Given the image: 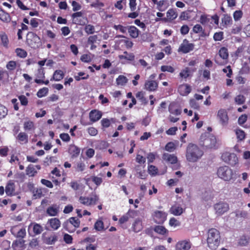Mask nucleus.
<instances>
[{
  "instance_id": "f257e3e1",
  "label": "nucleus",
  "mask_w": 250,
  "mask_h": 250,
  "mask_svg": "<svg viewBox=\"0 0 250 250\" xmlns=\"http://www.w3.org/2000/svg\"><path fill=\"white\" fill-rule=\"evenodd\" d=\"M204 154L203 151L196 145L190 143L186 150V158L189 162H195L200 159Z\"/></svg>"
},
{
  "instance_id": "f03ea898",
  "label": "nucleus",
  "mask_w": 250,
  "mask_h": 250,
  "mask_svg": "<svg viewBox=\"0 0 250 250\" xmlns=\"http://www.w3.org/2000/svg\"><path fill=\"white\" fill-rule=\"evenodd\" d=\"M221 237L219 231L216 229H211L208 232V246L211 250H215L220 245Z\"/></svg>"
},
{
  "instance_id": "7ed1b4c3",
  "label": "nucleus",
  "mask_w": 250,
  "mask_h": 250,
  "mask_svg": "<svg viewBox=\"0 0 250 250\" xmlns=\"http://www.w3.org/2000/svg\"><path fill=\"white\" fill-rule=\"evenodd\" d=\"M199 144L207 148H212L215 146L216 139L215 136L208 133H205L201 135Z\"/></svg>"
},
{
  "instance_id": "20e7f679",
  "label": "nucleus",
  "mask_w": 250,
  "mask_h": 250,
  "mask_svg": "<svg viewBox=\"0 0 250 250\" xmlns=\"http://www.w3.org/2000/svg\"><path fill=\"white\" fill-rule=\"evenodd\" d=\"M26 43L31 48H39L42 45L40 38L33 32H29L26 36Z\"/></svg>"
},
{
  "instance_id": "39448f33",
  "label": "nucleus",
  "mask_w": 250,
  "mask_h": 250,
  "mask_svg": "<svg viewBox=\"0 0 250 250\" xmlns=\"http://www.w3.org/2000/svg\"><path fill=\"white\" fill-rule=\"evenodd\" d=\"M217 174L220 178L229 181L232 178L233 171L229 167L225 166L218 168Z\"/></svg>"
},
{
  "instance_id": "423d86ee",
  "label": "nucleus",
  "mask_w": 250,
  "mask_h": 250,
  "mask_svg": "<svg viewBox=\"0 0 250 250\" xmlns=\"http://www.w3.org/2000/svg\"><path fill=\"white\" fill-rule=\"evenodd\" d=\"M194 48V44L193 43H189L187 39H184L180 45L178 51L186 54L192 51Z\"/></svg>"
},
{
  "instance_id": "0eeeda50",
  "label": "nucleus",
  "mask_w": 250,
  "mask_h": 250,
  "mask_svg": "<svg viewBox=\"0 0 250 250\" xmlns=\"http://www.w3.org/2000/svg\"><path fill=\"white\" fill-rule=\"evenodd\" d=\"M223 160L232 166H234L238 163V158L234 153H225L222 156Z\"/></svg>"
},
{
  "instance_id": "6e6552de",
  "label": "nucleus",
  "mask_w": 250,
  "mask_h": 250,
  "mask_svg": "<svg viewBox=\"0 0 250 250\" xmlns=\"http://www.w3.org/2000/svg\"><path fill=\"white\" fill-rule=\"evenodd\" d=\"M217 117L220 122L223 126L227 125L228 124L229 117L228 112L225 109H220L217 113Z\"/></svg>"
},
{
  "instance_id": "1a4fd4ad",
  "label": "nucleus",
  "mask_w": 250,
  "mask_h": 250,
  "mask_svg": "<svg viewBox=\"0 0 250 250\" xmlns=\"http://www.w3.org/2000/svg\"><path fill=\"white\" fill-rule=\"evenodd\" d=\"M167 214L164 211L156 210L153 215V219L157 224H163L167 218Z\"/></svg>"
},
{
  "instance_id": "9d476101",
  "label": "nucleus",
  "mask_w": 250,
  "mask_h": 250,
  "mask_svg": "<svg viewBox=\"0 0 250 250\" xmlns=\"http://www.w3.org/2000/svg\"><path fill=\"white\" fill-rule=\"evenodd\" d=\"M69 223L73 225L75 228H78L80 224V221L78 219H76V217H71L68 220L63 223V226L64 228L70 233H72L74 231V230H70L68 228Z\"/></svg>"
},
{
  "instance_id": "9b49d317",
  "label": "nucleus",
  "mask_w": 250,
  "mask_h": 250,
  "mask_svg": "<svg viewBox=\"0 0 250 250\" xmlns=\"http://www.w3.org/2000/svg\"><path fill=\"white\" fill-rule=\"evenodd\" d=\"M214 209L216 213L218 215H221L229 210V206L226 203L220 202L214 205Z\"/></svg>"
},
{
  "instance_id": "f8f14e48",
  "label": "nucleus",
  "mask_w": 250,
  "mask_h": 250,
  "mask_svg": "<svg viewBox=\"0 0 250 250\" xmlns=\"http://www.w3.org/2000/svg\"><path fill=\"white\" fill-rule=\"evenodd\" d=\"M190 248L191 243L187 240L179 241L176 245V250H189Z\"/></svg>"
},
{
  "instance_id": "ddd939ff",
  "label": "nucleus",
  "mask_w": 250,
  "mask_h": 250,
  "mask_svg": "<svg viewBox=\"0 0 250 250\" xmlns=\"http://www.w3.org/2000/svg\"><path fill=\"white\" fill-rule=\"evenodd\" d=\"M178 90L181 95L187 96L191 92V88L188 84H181L179 86Z\"/></svg>"
},
{
  "instance_id": "4468645a",
  "label": "nucleus",
  "mask_w": 250,
  "mask_h": 250,
  "mask_svg": "<svg viewBox=\"0 0 250 250\" xmlns=\"http://www.w3.org/2000/svg\"><path fill=\"white\" fill-rule=\"evenodd\" d=\"M80 152V148L74 145H70L68 148V153L71 155V158L77 157Z\"/></svg>"
},
{
  "instance_id": "2eb2a0df",
  "label": "nucleus",
  "mask_w": 250,
  "mask_h": 250,
  "mask_svg": "<svg viewBox=\"0 0 250 250\" xmlns=\"http://www.w3.org/2000/svg\"><path fill=\"white\" fill-rule=\"evenodd\" d=\"M162 158L164 160L171 164H175L177 162V158L174 154H170L167 153H164Z\"/></svg>"
},
{
  "instance_id": "dca6fc26",
  "label": "nucleus",
  "mask_w": 250,
  "mask_h": 250,
  "mask_svg": "<svg viewBox=\"0 0 250 250\" xmlns=\"http://www.w3.org/2000/svg\"><path fill=\"white\" fill-rule=\"evenodd\" d=\"M102 116L101 112L93 110L89 113V118L92 122H95L100 120Z\"/></svg>"
},
{
  "instance_id": "f3484780",
  "label": "nucleus",
  "mask_w": 250,
  "mask_h": 250,
  "mask_svg": "<svg viewBox=\"0 0 250 250\" xmlns=\"http://www.w3.org/2000/svg\"><path fill=\"white\" fill-rule=\"evenodd\" d=\"M157 87L158 83L155 81H147L145 84V89L149 91L155 90Z\"/></svg>"
},
{
  "instance_id": "a211bd4d",
  "label": "nucleus",
  "mask_w": 250,
  "mask_h": 250,
  "mask_svg": "<svg viewBox=\"0 0 250 250\" xmlns=\"http://www.w3.org/2000/svg\"><path fill=\"white\" fill-rule=\"evenodd\" d=\"M83 16V13L82 12H78L73 13L72 15V17L73 19V23L76 24L82 25L84 24V21H82L81 20H79L78 17H81Z\"/></svg>"
},
{
  "instance_id": "6ab92c4d",
  "label": "nucleus",
  "mask_w": 250,
  "mask_h": 250,
  "mask_svg": "<svg viewBox=\"0 0 250 250\" xmlns=\"http://www.w3.org/2000/svg\"><path fill=\"white\" fill-rule=\"evenodd\" d=\"M48 223H49L51 227L54 230L57 229L61 225V222L59 219L56 218H54L50 219L48 220Z\"/></svg>"
},
{
  "instance_id": "aec40b11",
  "label": "nucleus",
  "mask_w": 250,
  "mask_h": 250,
  "mask_svg": "<svg viewBox=\"0 0 250 250\" xmlns=\"http://www.w3.org/2000/svg\"><path fill=\"white\" fill-rule=\"evenodd\" d=\"M170 212L174 215H180L183 212V209L181 207L174 205L171 207Z\"/></svg>"
},
{
  "instance_id": "412c9836",
  "label": "nucleus",
  "mask_w": 250,
  "mask_h": 250,
  "mask_svg": "<svg viewBox=\"0 0 250 250\" xmlns=\"http://www.w3.org/2000/svg\"><path fill=\"white\" fill-rule=\"evenodd\" d=\"M63 73L61 70H56L54 73L53 77L51 79V81L54 80L56 81H60L63 78Z\"/></svg>"
},
{
  "instance_id": "4be33fe9",
  "label": "nucleus",
  "mask_w": 250,
  "mask_h": 250,
  "mask_svg": "<svg viewBox=\"0 0 250 250\" xmlns=\"http://www.w3.org/2000/svg\"><path fill=\"white\" fill-rule=\"evenodd\" d=\"M128 32L131 37L136 38L139 35L138 29L134 26H130L128 28Z\"/></svg>"
},
{
  "instance_id": "5701e85b",
  "label": "nucleus",
  "mask_w": 250,
  "mask_h": 250,
  "mask_svg": "<svg viewBox=\"0 0 250 250\" xmlns=\"http://www.w3.org/2000/svg\"><path fill=\"white\" fill-rule=\"evenodd\" d=\"M0 20L4 22H9L10 21L9 15L1 9H0Z\"/></svg>"
},
{
  "instance_id": "b1692460",
  "label": "nucleus",
  "mask_w": 250,
  "mask_h": 250,
  "mask_svg": "<svg viewBox=\"0 0 250 250\" xmlns=\"http://www.w3.org/2000/svg\"><path fill=\"white\" fill-rule=\"evenodd\" d=\"M124 55L119 56L120 59H125L129 61H132L134 59L135 56L132 53H128L126 51L124 52Z\"/></svg>"
},
{
  "instance_id": "393cba45",
  "label": "nucleus",
  "mask_w": 250,
  "mask_h": 250,
  "mask_svg": "<svg viewBox=\"0 0 250 250\" xmlns=\"http://www.w3.org/2000/svg\"><path fill=\"white\" fill-rule=\"evenodd\" d=\"M219 56L222 59H227L229 56L228 49L226 47H222L219 51Z\"/></svg>"
},
{
  "instance_id": "a878e982",
  "label": "nucleus",
  "mask_w": 250,
  "mask_h": 250,
  "mask_svg": "<svg viewBox=\"0 0 250 250\" xmlns=\"http://www.w3.org/2000/svg\"><path fill=\"white\" fill-rule=\"evenodd\" d=\"M14 191V184L9 182L5 188V192L7 195H11Z\"/></svg>"
},
{
  "instance_id": "bb28decb",
  "label": "nucleus",
  "mask_w": 250,
  "mask_h": 250,
  "mask_svg": "<svg viewBox=\"0 0 250 250\" xmlns=\"http://www.w3.org/2000/svg\"><path fill=\"white\" fill-rule=\"evenodd\" d=\"M154 230L157 233L162 235H164L167 232V230L164 226H156L154 228Z\"/></svg>"
},
{
  "instance_id": "cd10ccee",
  "label": "nucleus",
  "mask_w": 250,
  "mask_h": 250,
  "mask_svg": "<svg viewBox=\"0 0 250 250\" xmlns=\"http://www.w3.org/2000/svg\"><path fill=\"white\" fill-rule=\"evenodd\" d=\"M46 212L50 216H55L58 214L59 209L55 206L50 207L47 208Z\"/></svg>"
},
{
  "instance_id": "c85d7f7f",
  "label": "nucleus",
  "mask_w": 250,
  "mask_h": 250,
  "mask_svg": "<svg viewBox=\"0 0 250 250\" xmlns=\"http://www.w3.org/2000/svg\"><path fill=\"white\" fill-rule=\"evenodd\" d=\"M57 236L53 234L45 239V243L48 245H53L57 241Z\"/></svg>"
},
{
  "instance_id": "c756f323",
  "label": "nucleus",
  "mask_w": 250,
  "mask_h": 250,
  "mask_svg": "<svg viewBox=\"0 0 250 250\" xmlns=\"http://www.w3.org/2000/svg\"><path fill=\"white\" fill-rule=\"evenodd\" d=\"M0 38L3 46L7 47L9 41L6 34L4 32H1L0 33Z\"/></svg>"
},
{
  "instance_id": "7c9ffc66",
  "label": "nucleus",
  "mask_w": 250,
  "mask_h": 250,
  "mask_svg": "<svg viewBox=\"0 0 250 250\" xmlns=\"http://www.w3.org/2000/svg\"><path fill=\"white\" fill-rule=\"evenodd\" d=\"M127 82V79L123 75H120L116 79L117 84L118 85H125Z\"/></svg>"
},
{
  "instance_id": "2f4dec72",
  "label": "nucleus",
  "mask_w": 250,
  "mask_h": 250,
  "mask_svg": "<svg viewBox=\"0 0 250 250\" xmlns=\"http://www.w3.org/2000/svg\"><path fill=\"white\" fill-rule=\"evenodd\" d=\"M222 23L225 25H228L231 23L232 19L230 16L227 14L224 15L222 19Z\"/></svg>"
},
{
  "instance_id": "473e14b6",
  "label": "nucleus",
  "mask_w": 250,
  "mask_h": 250,
  "mask_svg": "<svg viewBox=\"0 0 250 250\" xmlns=\"http://www.w3.org/2000/svg\"><path fill=\"white\" fill-rule=\"evenodd\" d=\"M26 172L27 175L33 176L35 174L37 173V171L35 170L34 167L31 165H30L26 168Z\"/></svg>"
},
{
  "instance_id": "72a5a7b5",
  "label": "nucleus",
  "mask_w": 250,
  "mask_h": 250,
  "mask_svg": "<svg viewBox=\"0 0 250 250\" xmlns=\"http://www.w3.org/2000/svg\"><path fill=\"white\" fill-rule=\"evenodd\" d=\"M136 97L137 98L139 99L141 102L145 104H146L147 103V100L144 96V93L143 92H138L136 95Z\"/></svg>"
},
{
  "instance_id": "f704fd0d",
  "label": "nucleus",
  "mask_w": 250,
  "mask_h": 250,
  "mask_svg": "<svg viewBox=\"0 0 250 250\" xmlns=\"http://www.w3.org/2000/svg\"><path fill=\"white\" fill-rule=\"evenodd\" d=\"M8 113V109L3 105L0 104V119L4 118Z\"/></svg>"
},
{
  "instance_id": "c9c22d12",
  "label": "nucleus",
  "mask_w": 250,
  "mask_h": 250,
  "mask_svg": "<svg viewBox=\"0 0 250 250\" xmlns=\"http://www.w3.org/2000/svg\"><path fill=\"white\" fill-rule=\"evenodd\" d=\"M33 231L35 234H39L43 231L42 227L38 224H35L33 226Z\"/></svg>"
},
{
  "instance_id": "e433bc0d",
  "label": "nucleus",
  "mask_w": 250,
  "mask_h": 250,
  "mask_svg": "<svg viewBox=\"0 0 250 250\" xmlns=\"http://www.w3.org/2000/svg\"><path fill=\"white\" fill-rule=\"evenodd\" d=\"M48 92V89L47 87H43L40 89L37 93V95L39 98H42L47 95Z\"/></svg>"
},
{
  "instance_id": "4c0bfd02",
  "label": "nucleus",
  "mask_w": 250,
  "mask_h": 250,
  "mask_svg": "<svg viewBox=\"0 0 250 250\" xmlns=\"http://www.w3.org/2000/svg\"><path fill=\"white\" fill-rule=\"evenodd\" d=\"M167 17L170 20H174L177 17V14L173 9H169L167 13Z\"/></svg>"
},
{
  "instance_id": "58836bf2",
  "label": "nucleus",
  "mask_w": 250,
  "mask_h": 250,
  "mask_svg": "<svg viewBox=\"0 0 250 250\" xmlns=\"http://www.w3.org/2000/svg\"><path fill=\"white\" fill-rule=\"evenodd\" d=\"M24 129L25 130H30L34 128V125L33 122L29 121L24 123Z\"/></svg>"
},
{
  "instance_id": "ea45409f",
  "label": "nucleus",
  "mask_w": 250,
  "mask_h": 250,
  "mask_svg": "<svg viewBox=\"0 0 250 250\" xmlns=\"http://www.w3.org/2000/svg\"><path fill=\"white\" fill-rule=\"evenodd\" d=\"M17 138L19 140L27 143L28 142V136L24 132H21L18 135Z\"/></svg>"
},
{
  "instance_id": "a19ab883",
  "label": "nucleus",
  "mask_w": 250,
  "mask_h": 250,
  "mask_svg": "<svg viewBox=\"0 0 250 250\" xmlns=\"http://www.w3.org/2000/svg\"><path fill=\"white\" fill-rule=\"evenodd\" d=\"M141 222L140 220H136L133 224V230L137 232L142 229Z\"/></svg>"
},
{
  "instance_id": "79ce46f5",
  "label": "nucleus",
  "mask_w": 250,
  "mask_h": 250,
  "mask_svg": "<svg viewBox=\"0 0 250 250\" xmlns=\"http://www.w3.org/2000/svg\"><path fill=\"white\" fill-rule=\"evenodd\" d=\"M94 229L98 231H101L104 229V223L101 220H98L94 225Z\"/></svg>"
},
{
  "instance_id": "37998d69",
  "label": "nucleus",
  "mask_w": 250,
  "mask_h": 250,
  "mask_svg": "<svg viewBox=\"0 0 250 250\" xmlns=\"http://www.w3.org/2000/svg\"><path fill=\"white\" fill-rule=\"evenodd\" d=\"M84 30L87 34H92L95 32V28L93 25L88 24L85 26Z\"/></svg>"
},
{
  "instance_id": "c03bdc74",
  "label": "nucleus",
  "mask_w": 250,
  "mask_h": 250,
  "mask_svg": "<svg viewBox=\"0 0 250 250\" xmlns=\"http://www.w3.org/2000/svg\"><path fill=\"white\" fill-rule=\"evenodd\" d=\"M37 79L42 80L45 78L44 72L43 68H40L38 69L37 73L36 74Z\"/></svg>"
},
{
  "instance_id": "a18cd8bd",
  "label": "nucleus",
  "mask_w": 250,
  "mask_h": 250,
  "mask_svg": "<svg viewBox=\"0 0 250 250\" xmlns=\"http://www.w3.org/2000/svg\"><path fill=\"white\" fill-rule=\"evenodd\" d=\"M16 52L17 56L21 58H25L27 56V52L21 48H17L16 49Z\"/></svg>"
},
{
  "instance_id": "49530a36",
  "label": "nucleus",
  "mask_w": 250,
  "mask_h": 250,
  "mask_svg": "<svg viewBox=\"0 0 250 250\" xmlns=\"http://www.w3.org/2000/svg\"><path fill=\"white\" fill-rule=\"evenodd\" d=\"M161 70L163 72L167 71L170 73H173L174 71V68L169 65H163L161 67Z\"/></svg>"
},
{
  "instance_id": "de8ad7c7",
  "label": "nucleus",
  "mask_w": 250,
  "mask_h": 250,
  "mask_svg": "<svg viewBox=\"0 0 250 250\" xmlns=\"http://www.w3.org/2000/svg\"><path fill=\"white\" fill-rule=\"evenodd\" d=\"M175 149V145L172 142L168 143L165 146V149L169 152H172Z\"/></svg>"
},
{
  "instance_id": "09e8293b",
  "label": "nucleus",
  "mask_w": 250,
  "mask_h": 250,
  "mask_svg": "<svg viewBox=\"0 0 250 250\" xmlns=\"http://www.w3.org/2000/svg\"><path fill=\"white\" fill-rule=\"evenodd\" d=\"M245 98L244 96L239 95L235 98V102L238 104H242L245 102Z\"/></svg>"
},
{
  "instance_id": "8fccbe9b",
  "label": "nucleus",
  "mask_w": 250,
  "mask_h": 250,
  "mask_svg": "<svg viewBox=\"0 0 250 250\" xmlns=\"http://www.w3.org/2000/svg\"><path fill=\"white\" fill-rule=\"evenodd\" d=\"M169 224L171 227H176L180 225V222L175 218H171L169 222Z\"/></svg>"
},
{
  "instance_id": "3c124183",
  "label": "nucleus",
  "mask_w": 250,
  "mask_h": 250,
  "mask_svg": "<svg viewBox=\"0 0 250 250\" xmlns=\"http://www.w3.org/2000/svg\"><path fill=\"white\" fill-rule=\"evenodd\" d=\"M235 133L237 135V138L239 140H242L245 138V132L243 130L240 129H237L236 130Z\"/></svg>"
},
{
  "instance_id": "603ef678",
  "label": "nucleus",
  "mask_w": 250,
  "mask_h": 250,
  "mask_svg": "<svg viewBox=\"0 0 250 250\" xmlns=\"http://www.w3.org/2000/svg\"><path fill=\"white\" fill-rule=\"evenodd\" d=\"M180 76L184 78H187L189 76V68L187 67L185 69L183 70L180 73Z\"/></svg>"
},
{
  "instance_id": "864d4df0",
  "label": "nucleus",
  "mask_w": 250,
  "mask_h": 250,
  "mask_svg": "<svg viewBox=\"0 0 250 250\" xmlns=\"http://www.w3.org/2000/svg\"><path fill=\"white\" fill-rule=\"evenodd\" d=\"M213 39L216 41H220L223 39V33L222 32H216L214 34Z\"/></svg>"
},
{
  "instance_id": "5fc2aeb1",
  "label": "nucleus",
  "mask_w": 250,
  "mask_h": 250,
  "mask_svg": "<svg viewBox=\"0 0 250 250\" xmlns=\"http://www.w3.org/2000/svg\"><path fill=\"white\" fill-rule=\"evenodd\" d=\"M98 199V197L95 194H92L91 197L89 198V206L92 204H96Z\"/></svg>"
},
{
  "instance_id": "6e6d98bb",
  "label": "nucleus",
  "mask_w": 250,
  "mask_h": 250,
  "mask_svg": "<svg viewBox=\"0 0 250 250\" xmlns=\"http://www.w3.org/2000/svg\"><path fill=\"white\" fill-rule=\"evenodd\" d=\"M243 15V13L240 10H237L234 12L233 13V18L235 21H238L239 20Z\"/></svg>"
},
{
  "instance_id": "4d7b16f0",
  "label": "nucleus",
  "mask_w": 250,
  "mask_h": 250,
  "mask_svg": "<svg viewBox=\"0 0 250 250\" xmlns=\"http://www.w3.org/2000/svg\"><path fill=\"white\" fill-rule=\"evenodd\" d=\"M189 104L190 106L196 109H199V105L198 103L196 102L195 99H192L190 100Z\"/></svg>"
},
{
  "instance_id": "13d9d810",
  "label": "nucleus",
  "mask_w": 250,
  "mask_h": 250,
  "mask_svg": "<svg viewBox=\"0 0 250 250\" xmlns=\"http://www.w3.org/2000/svg\"><path fill=\"white\" fill-rule=\"evenodd\" d=\"M25 242V241L23 240L22 238L20 239L19 240H16L13 243V246H17V247H22L24 243Z\"/></svg>"
},
{
  "instance_id": "bf43d9fd",
  "label": "nucleus",
  "mask_w": 250,
  "mask_h": 250,
  "mask_svg": "<svg viewBox=\"0 0 250 250\" xmlns=\"http://www.w3.org/2000/svg\"><path fill=\"white\" fill-rule=\"evenodd\" d=\"M223 71L224 73H227V76L228 77H229V78L231 77L232 74V70L231 69L230 65H229L226 68H224L223 69Z\"/></svg>"
},
{
  "instance_id": "052dcab7",
  "label": "nucleus",
  "mask_w": 250,
  "mask_h": 250,
  "mask_svg": "<svg viewBox=\"0 0 250 250\" xmlns=\"http://www.w3.org/2000/svg\"><path fill=\"white\" fill-rule=\"evenodd\" d=\"M16 63L14 61H10L6 65V67L10 70H14L16 68Z\"/></svg>"
},
{
  "instance_id": "680f3d73",
  "label": "nucleus",
  "mask_w": 250,
  "mask_h": 250,
  "mask_svg": "<svg viewBox=\"0 0 250 250\" xmlns=\"http://www.w3.org/2000/svg\"><path fill=\"white\" fill-rule=\"evenodd\" d=\"M148 170L150 174L155 175L157 173L158 169L156 167L153 165H150L148 167Z\"/></svg>"
},
{
  "instance_id": "e2e57ef3",
  "label": "nucleus",
  "mask_w": 250,
  "mask_h": 250,
  "mask_svg": "<svg viewBox=\"0 0 250 250\" xmlns=\"http://www.w3.org/2000/svg\"><path fill=\"white\" fill-rule=\"evenodd\" d=\"M19 99L21 102V105H26L28 104V100L24 95H21L19 97Z\"/></svg>"
},
{
  "instance_id": "0e129e2a",
  "label": "nucleus",
  "mask_w": 250,
  "mask_h": 250,
  "mask_svg": "<svg viewBox=\"0 0 250 250\" xmlns=\"http://www.w3.org/2000/svg\"><path fill=\"white\" fill-rule=\"evenodd\" d=\"M79 200L82 204L84 205L89 206L88 197L81 196L79 198Z\"/></svg>"
},
{
  "instance_id": "69168bd1",
  "label": "nucleus",
  "mask_w": 250,
  "mask_h": 250,
  "mask_svg": "<svg viewBox=\"0 0 250 250\" xmlns=\"http://www.w3.org/2000/svg\"><path fill=\"white\" fill-rule=\"evenodd\" d=\"M114 28L116 30H119L122 33H125L126 32L127 28L126 27L123 26L121 25H115L114 26Z\"/></svg>"
},
{
  "instance_id": "338daca9",
  "label": "nucleus",
  "mask_w": 250,
  "mask_h": 250,
  "mask_svg": "<svg viewBox=\"0 0 250 250\" xmlns=\"http://www.w3.org/2000/svg\"><path fill=\"white\" fill-rule=\"evenodd\" d=\"M212 196L209 191H206L203 195V199L205 201H208L212 199Z\"/></svg>"
},
{
  "instance_id": "774afa93",
  "label": "nucleus",
  "mask_w": 250,
  "mask_h": 250,
  "mask_svg": "<svg viewBox=\"0 0 250 250\" xmlns=\"http://www.w3.org/2000/svg\"><path fill=\"white\" fill-rule=\"evenodd\" d=\"M81 60L83 62H89L91 61V59L88 55L83 54L81 56Z\"/></svg>"
}]
</instances>
